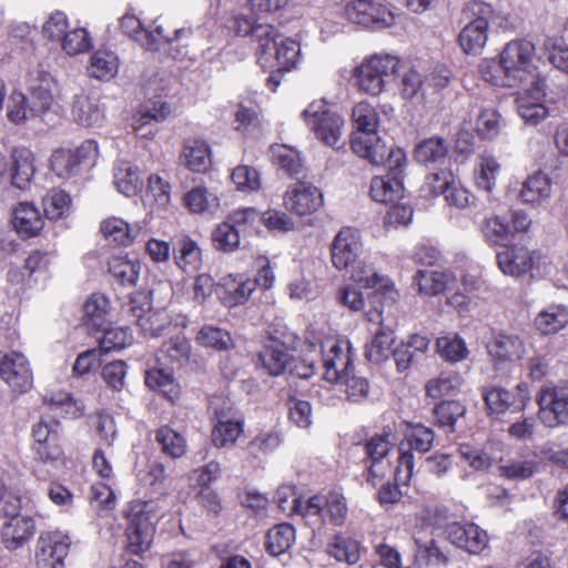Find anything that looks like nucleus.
Returning a JSON list of instances; mask_svg holds the SVG:
<instances>
[{
  "label": "nucleus",
  "mask_w": 568,
  "mask_h": 568,
  "mask_svg": "<svg viewBox=\"0 0 568 568\" xmlns=\"http://www.w3.org/2000/svg\"><path fill=\"white\" fill-rule=\"evenodd\" d=\"M368 322L377 324L372 341L366 344L365 357L375 364H381L389 358L395 343V329L392 324L386 323L383 311L378 308L366 311Z\"/></svg>",
  "instance_id": "12"
},
{
  "label": "nucleus",
  "mask_w": 568,
  "mask_h": 568,
  "mask_svg": "<svg viewBox=\"0 0 568 568\" xmlns=\"http://www.w3.org/2000/svg\"><path fill=\"white\" fill-rule=\"evenodd\" d=\"M523 89L524 92L516 99L518 113L526 124L537 125L548 116V109L541 102L546 95V84L540 98L535 93L534 85Z\"/></svg>",
  "instance_id": "26"
},
{
  "label": "nucleus",
  "mask_w": 568,
  "mask_h": 568,
  "mask_svg": "<svg viewBox=\"0 0 568 568\" xmlns=\"http://www.w3.org/2000/svg\"><path fill=\"white\" fill-rule=\"evenodd\" d=\"M226 221L242 236H246L254 231L255 224L261 221V215L255 209L247 207L233 212L227 216Z\"/></svg>",
  "instance_id": "60"
},
{
  "label": "nucleus",
  "mask_w": 568,
  "mask_h": 568,
  "mask_svg": "<svg viewBox=\"0 0 568 568\" xmlns=\"http://www.w3.org/2000/svg\"><path fill=\"white\" fill-rule=\"evenodd\" d=\"M71 113L77 123L88 128L100 125L104 118L99 101L84 94L75 95Z\"/></svg>",
  "instance_id": "28"
},
{
  "label": "nucleus",
  "mask_w": 568,
  "mask_h": 568,
  "mask_svg": "<svg viewBox=\"0 0 568 568\" xmlns=\"http://www.w3.org/2000/svg\"><path fill=\"white\" fill-rule=\"evenodd\" d=\"M323 204L321 191L304 181H298L286 190L284 194V206L292 213L300 216L312 214Z\"/></svg>",
  "instance_id": "17"
},
{
  "label": "nucleus",
  "mask_w": 568,
  "mask_h": 568,
  "mask_svg": "<svg viewBox=\"0 0 568 568\" xmlns=\"http://www.w3.org/2000/svg\"><path fill=\"white\" fill-rule=\"evenodd\" d=\"M242 235L229 224L227 221L220 223L212 232L213 245L217 251L233 252L239 248Z\"/></svg>",
  "instance_id": "52"
},
{
  "label": "nucleus",
  "mask_w": 568,
  "mask_h": 568,
  "mask_svg": "<svg viewBox=\"0 0 568 568\" xmlns=\"http://www.w3.org/2000/svg\"><path fill=\"white\" fill-rule=\"evenodd\" d=\"M406 437L410 449L424 454L432 448L435 434L432 428L417 424L409 429Z\"/></svg>",
  "instance_id": "64"
},
{
  "label": "nucleus",
  "mask_w": 568,
  "mask_h": 568,
  "mask_svg": "<svg viewBox=\"0 0 568 568\" xmlns=\"http://www.w3.org/2000/svg\"><path fill=\"white\" fill-rule=\"evenodd\" d=\"M51 169L60 178L69 179L81 171V166L71 150L55 151L51 156Z\"/></svg>",
  "instance_id": "57"
},
{
  "label": "nucleus",
  "mask_w": 568,
  "mask_h": 568,
  "mask_svg": "<svg viewBox=\"0 0 568 568\" xmlns=\"http://www.w3.org/2000/svg\"><path fill=\"white\" fill-rule=\"evenodd\" d=\"M536 402L538 418L549 428L568 426V382L548 383L540 387Z\"/></svg>",
  "instance_id": "8"
},
{
  "label": "nucleus",
  "mask_w": 568,
  "mask_h": 568,
  "mask_svg": "<svg viewBox=\"0 0 568 568\" xmlns=\"http://www.w3.org/2000/svg\"><path fill=\"white\" fill-rule=\"evenodd\" d=\"M145 384L154 390H159L169 399H173L179 394L178 385L170 372L162 368H153L145 374Z\"/></svg>",
  "instance_id": "47"
},
{
  "label": "nucleus",
  "mask_w": 568,
  "mask_h": 568,
  "mask_svg": "<svg viewBox=\"0 0 568 568\" xmlns=\"http://www.w3.org/2000/svg\"><path fill=\"white\" fill-rule=\"evenodd\" d=\"M437 352L447 362H459L466 358L468 349L465 342L458 336H443L436 342Z\"/></svg>",
  "instance_id": "56"
},
{
  "label": "nucleus",
  "mask_w": 568,
  "mask_h": 568,
  "mask_svg": "<svg viewBox=\"0 0 568 568\" xmlns=\"http://www.w3.org/2000/svg\"><path fill=\"white\" fill-rule=\"evenodd\" d=\"M552 194V183L548 174L537 171L521 184L518 197L525 204L540 206L549 202Z\"/></svg>",
  "instance_id": "25"
},
{
  "label": "nucleus",
  "mask_w": 568,
  "mask_h": 568,
  "mask_svg": "<svg viewBox=\"0 0 568 568\" xmlns=\"http://www.w3.org/2000/svg\"><path fill=\"white\" fill-rule=\"evenodd\" d=\"M196 341L205 347H211L216 351H229L234 347V342L231 334L220 327L205 325L197 335Z\"/></svg>",
  "instance_id": "44"
},
{
  "label": "nucleus",
  "mask_w": 568,
  "mask_h": 568,
  "mask_svg": "<svg viewBox=\"0 0 568 568\" xmlns=\"http://www.w3.org/2000/svg\"><path fill=\"white\" fill-rule=\"evenodd\" d=\"M182 158L187 169L199 173L206 172L212 163L210 146L202 140L186 141L183 148Z\"/></svg>",
  "instance_id": "30"
},
{
  "label": "nucleus",
  "mask_w": 568,
  "mask_h": 568,
  "mask_svg": "<svg viewBox=\"0 0 568 568\" xmlns=\"http://www.w3.org/2000/svg\"><path fill=\"white\" fill-rule=\"evenodd\" d=\"M496 258L498 267L504 274L519 277L532 270L539 260V254L521 245H511L505 246L498 252Z\"/></svg>",
  "instance_id": "18"
},
{
  "label": "nucleus",
  "mask_w": 568,
  "mask_h": 568,
  "mask_svg": "<svg viewBox=\"0 0 568 568\" xmlns=\"http://www.w3.org/2000/svg\"><path fill=\"white\" fill-rule=\"evenodd\" d=\"M71 199L68 193L62 190H52L43 199L44 213L50 220L60 219L68 211Z\"/></svg>",
  "instance_id": "61"
},
{
  "label": "nucleus",
  "mask_w": 568,
  "mask_h": 568,
  "mask_svg": "<svg viewBox=\"0 0 568 568\" xmlns=\"http://www.w3.org/2000/svg\"><path fill=\"white\" fill-rule=\"evenodd\" d=\"M61 43L63 50L71 55L84 52L92 45L89 33L84 28H77L68 31Z\"/></svg>",
  "instance_id": "63"
},
{
  "label": "nucleus",
  "mask_w": 568,
  "mask_h": 568,
  "mask_svg": "<svg viewBox=\"0 0 568 568\" xmlns=\"http://www.w3.org/2000/svg\"><path fill=\"white\" fill-rule=\"evenodd\" d=\"M119 71L118 55L105 49L97 50L90 58L89 75L98 80H110Z\"/></svg>",
  "instance_id": "35"
},
{
  "label": "nucleus",
  "mask_w": 568,
  "mask_h": 568,
  "mask_svg": "<svg viewBox=\"0 0 568 568\" xmlns=\"http://www.w3.org/2000/svg\"><path fill=\"white\" fill-rule=\"evenodd\" d=\"M146 305L148 308L145 310L141 305L139 297L135 296L130 300L123 311L128 316L133 317L145 336L158 337L169 326V318L162 312L151 311L149 303Z\"/></svg>",
  "instance_id": "22"
},
{
  "label": "nucleus",
  "mask_w": 568,
  "mask_h": 568,
  "mask_svg": "<svg viewBox=\"0 0 568 568\" xmlns=\"http://www.w3.org/2000/svg\"><path fill=\"white\" fill-rule=\"evenodd\" d=\"M109 273L123 286H134L138 282L141 264L129 260L126 256H113L110 258Z\"/></svg>",
  "instance_id": "38"
},
{
  "label": "nucleus",
  "mask_w": 568,
  "mask_h": 568,
  "mask_svg": "<svg viewBox=\"0 0 568 568\" xmlns=\"http://www.w3.org/2000/svg\"><path fill=\"white\" fill-rule=\"evenodd\" d=\"M462 381L457 374H440L429 379L425 386L426 395L434 399L453 395L460 387Z\"/></svg>",
  "instance_id": "50"
},
{
  "label": "nucleus",
  "mask_w": 568,
  "mask_h": 568,
  "mask_svg": "<svg viewBox=\"0 0 568 568\" xmlns=\"http://www.w3.org/2000/svg\"><path fill=\"white\" fill-rule=\"evenodd\" d=\"M402 69L400 59L388 53L373 54L362 61L353 71L358 89L377 97L395 82Z\"/></svg>",
  "instance_id": "5"
},
{
  "label": "nucleus",
  "mask_w": 568,
  "mask_h": 568,
  "mask_svg": "<svg viewBox=\"0 0 568 568\" xmlns=\"http://www.w3.org/2000/svg\"><path fill=\"white\" fill-rule=\"evenodd\" d=\"M433 413L435 424L453 433L457 420L466 414V407L458 400H444L434 407Z\"/></svg>",
  "instance_id": "41"
},
{
  "label": "nucleus",
  "mask_w": 568,
  "mask_h": 568,
  "mask_svg": "<svg viewBox=\"0 0 568 568\" xmlns=\"http://www.w3.org/2000/svg\"><path fill=\"white\" fill-rule=\"evenodd\" d=\"M568 323V310L559 305H552L541 311L535 318L534 325L542 335L559 332Z\"/></svg>",
  "instance_id": "36"
},
{
  "label": "nucleus",
  "mask_w": 568,
  "mask_h": 568,
  "mask_svg": "<svg viewBox=\"0 0 568 568\" xmlns=\"http://www.w3.org/2000/svg\"><path fill=\"white\" fill-rule=\"evenodd\" d=\"M8 518L1 529V538L6 548L16 550L28 542L36 532V525L32 517L21 514H10L4 509Z\"/></svg>",
  "instance_id": "21"
},
{
  "label": "nucleus",
  "mask_w": 568,
  "mask_h": 568,
  "mask_svg": "<svg viewBox=\"0 0 568 568\" xmlns=\"http://www.w3.org/2000/svg\"><path fill=\"white\" fill-rule=\"evenodd\" d=\"M13 226L23 237H31L38 234L43 226L39 211L28 203H21L13 212Z\"/></svg>",
  "instance_id": "33"
},
{
  "label": "nucleus",
  "mask_w": 568,
  "mask_h": 568,
  "mask_svg": "<svg viewBox=\"0 0 568 568\" xmlns=\"http://www.w3.org/2000/svg\"><path fill=\"white\" fill-rule=\"evenodd\" d=\"M114 185L126 196L135 195L142 189L139 170L128 161H116L113 168Z\"/></svg>",
  "instance_id": "31"
},
{
  "label": "nucleus",
  "mask_w": 568,
  "mask_h": 568,
  "mask_svg": "<svg viewBox=\"0 0 568 568\" xmlns=\"http://www.w3.org/2000/svg\"><path fill=\"white\" fill-rule=\"evenodd\" d=\"M233 30L237 36H251L258 44L267 37L275 34V28L267 23H255L251 18L237 17L234 19Z\"/></svg>",
  "instance_id": "49"
},
{
  "label": "nucleus",
  "mask_w": 568,
  "mask_h": 568,
  "mask_svg": "<svg viewBox=\"0 0 568 568\" xmlns=\"http://www.w3.org/2000/svg\"><path fill=\"white\" fill-rule=\"evenodd\" d=\"M290 351L282 347L265 344L258 357L263 367L272 376H278L286 372L290 365Z\"/></svg>",
  "instance_id": "43"
},
{
  "label": "nucleus",
  "mask_w": 568,
  "mask_h": 568,
  "mask_svg": "<svg viewBox=\"0 0 568 568\" xmlns=\"http://www.w3.org/2000/svg\"><path fill=\"white\" fill-rule=\"evenodd\" d=\"M407 163L406 153L400 148L390 146L383 164L387 168V174L375 176L371 181V196L381 203H392L404 196V170Z\"/></svg>",
  "instance_id": "7"
},
{
  "label": "nucleus",
  "mask_w": 568,
  "mask_h": 568,
  "mask_svg": "<svg viewBox=\"0 0 568 568\" xmlns=\"http://www.w3.org/2000/svg\"><path fill=\"white\" fill-rule=\"evenodd\" d=\"M535 44L526 39L509 41L499 53L501 87L534 85L537 97L544 95L545 80L539 77Z\"/></svg>",
  "instance_id": "1"
},
{
  "label": "nucleus",
  "mask_w": 568,
  "mask_h": 568,
  "mask_svg": "<svg viewBox=\"0 0 568 568\" xmlns=\"http://www.w3.org/2000/svg\"><path fill=\"white\" fill-rule=\"evenodd\" d=\"M352 119L356 129L351 139L353 152L374 165L383 163L390 146L377 134L379 118L375 108L359 102L353 108Z\"/></svg>",
  "instance_id": "3"
},
{
  "label": "nucleus",
  "mask_w": 568,
  "mask_h": 568,
  "mask_svg": "<svg viewBox=\"0 0 568 568\" xmlns=\"http://www.w3.org/2000/svg\"><path fill=\"white\" fill-rule=\"evenodd\" d=\"M528 398V386L526 384H518L516 393L500 387H493L484 392V400L490 415L503 414L507 409L523 410Z\"/></svg>",
  "instance_id": "20"
},
{
  "label": "nucleus",
  "mask_w": 568,
  "mask_h": 568,
  "mask_svg": "<svg viewBox=\"0 0 568 568\" xmlns=\"http://www.w3.org/2000/svg\"><path fill=\"white\" fill-rule=\"evenodd\" d=\"M307 125L326 145L335 146L341 139L343 119L323 103H312L303 112Z\"/></svg>",
  "instance_id": "10"
},
{
  "label": "nucleus",
  "mask_w": 568,
  "mask_h": 568,
  "mask_svg": "<svg viewBox=\"0 0 568 568\" xmlns=\"http://www.w3.org/2000/svg\"><path fill=\"white\" fill-rule=\"evenodd\" d=\"M295 541V529L290 524H280L266 535L265 550L276 557L288 550Z\"/></svg>",
  "instance_id": "37"
},
{
  "label": "nucleus",
  "mask_w": 568,
  "mask_h": 568,
  "mask_svg": "<svg viewBox=\"0 0 568 568\" xmlns=\"http://www.w3.org/2000/svg\"><path fill=\"white\" fill-rule=\"evenodd\" d=\"M242 432L241 419L216 423L212 430V442L216 447L233 444Z\"/></svg>",
  "instance_id": "62"
},
{
  "label": "nucleus",
  "mask_w": 568,
  "mask_h": 568,
  "mask_svg": "<svg viewBox=\"0 0 568 568\" xmlns=\"http://www.w3.org/2000/svg\"><path fill=\"white\" fill-rule=\"evenodd\" d=\"M70 540L60 531L42 532L37 541L36 564L38 568H63L69 554Z\"/></svg>",
  "instance_id": "15"
},
{
  "label": "nucleus",
  "mask_w": 568,
  "mask_h": 568,
  "mask_svg": "<svg viewBox=\"0 0 568 568\" xmlns=\"http://www.w3.org/2000/svg\"><path fill=\"white\" fill-rule=\"evenodd\" d=\"M175 264L185 273H193L202 267V251L190 236L180 237L174 246Z\"/></svg>",
  "instance_id": "29"
},
{
  "label": "nucleus",
  "mask_w": 568,
  "mask_h": 568,
  "mask_svg": "<svg viewBox=\"0 0 568 568\" xmlns=\"http://www.w3.org/2000/svg\"><path fill=\"white\" fill-rule=\"evenodd\" d=\"M0 377L17 393L28 392L33 383L29 361L19 352H10L0 356Z\"/></svg>",
  "instance_id": "16"
},
{
  "label": "nucleus",
  "mask_w": 568,
  "mask_h": 568,
  "mask_svg": "<svg viewBox=\"0 0 568 568\" xmlns=\"http://www.w3.org/2000/svg\"><path fill=\"white\" fill-rule=\"evenodd\" d=\"M59 85L49 73H40L29 94L13 92L8 103V119L16 123H24L29 119L57 113Z\"/></svg>",
  "instance_id": "2"
},
{
  "label": "nucleus",
  "mask_w": 568,
  "mask_h": 568,
  "mask_svg": "<svg viewBox=\"0 0 568 568\" xmlns=\"http://www.w3.org/2000/svg\"><path fill=\"white\" fill-rule=\"evenodd\" d=\"M184 204L192 213L213 214L220 206L217 196L204 186L189 191L184 195Z\"/></svg>",
  "instance_id": "40"
},
{
  "label": "nucleus",
  "mask_w": 568,
  "mask_h": 568,
  "mask_svg": "<svg viewBox=\"0 0 568 568\" xmlns=\"http://www.w3.org/2000/svg\"><path fill=\"white\" fill-rule=\"evenodd\" d=\"M100 230L111 243L128 245L139 235L141 227L138 224L130 225L121 219L112 217L104 220Z\"/></svg>",
  "instance_id": "34"
},
{
  "label": "nucleus",
  "mask_w": 568,
  "mask_h": 568,
  "mask_svg": "<svg viewBox=\"0 0 568 568\" xmlns=\"http://www.w3.org/2000/svg\"><path fill=\"white\" fill-rule=\"evenodd\" d=\"M90 503L100 516H103L104 513L114 509L116 497L110 486L98 483L91 486Z\"/></svg>",
  "instance_id": "59"
},
{
  "label": "nucleus",
  "mask_w": 568,
  "mask_h": 568,
  "mask_svg": "<svg viewBox=\"0 0 568 568\" xmlns=\"http://www.w3.org/2000/svg\"><path fill=\"white\" fill-rule=\"evenodd\" d=\"M352 361L349 352H345L338 343H333L323 356V377L329 383H337L347 376Z\"/></svg>",
  "instance_id": "27"
},
{
  "label": "nucleus",
  "mask_w": 568,
  "mask_h": 568,
  "mask_svg": "<svg viewBox=\"0 0 568 568\" xmlns=\"http://www.w3.org/2000/svg\"><path fill=\"white\" fill-rule=\"evenodd\" d=\"M419 292L426 295H437L447 288L448 275L433 270H419L414 276Z\"/></svg>",
  "instance_id": "46"
},
{
  "label": "nucleus",
  "mask_w": 568,
  "mask_h": 568,
  "mask_svg": "<svg viewBox=\"0 0 568 568\" xmlns=\"http://www.w3.org/2000/svg\"><path fill=\"white\" fill-rule=\"evenodd\" d=\"M346 18L358 26L371 29H382L394 23V14L383 0H354L345 6Z\"/></svg>",
  "instance_id": "11"
},
{
  "label": "nucleus",
  "mask_w": 568,
  "mask_h": 568,
  "mask_svg": "<svg viewBox=\"0 0 568 568\" xmlns=\"http://www.w3.org/2000/svg\"><path fill=\"white\" fill-rule=\"evenodd\" d=\"M265 344L282 347L286 351H295L300 338L284 323L274 322L267 328Z\"/></svg>",
  "instance_id": "48"
},
{
  "label": "nucleus",
  "mask_w": 568,
  "mask_h": 568,
  "mask_svg": "<svg viewBox=\"0 0 568 568\" xmlns=\"http://www.w3.org/2000/svg\"><path fill=\"white\" fill-rule=\"evenodd\" d=\"M493 18L494 9L489 3L478 0L465 3L462 10V22L465 24L458 34V44L464 53H481L488 40V27Z\"/></svg>",
  "instance_id": "6"
},
{
  "label": "nucleus",
  "mask_w": 568,
  "mask_h": 568,
  "mask_svg": "<svg viewBox=\"0 0 568 568\" xmlns=\"http://www.w3.org/2000/svg\"><path fill=\"white\" fill-rule=\"evenodd\" d=\"M327 552L339 562L355 565L361 558V545L349 536L336 534L327 545Z\"/></svg>",
  "instance_id": "32"
},
{
  "label": "nucleus",
  "mask_w": 568,
  "mask_h": 568,
  "mask_svg": "<svg viewBox=\"0 0 568 568\" xmlns=\"http://www.w3.org/2000/svg\"><path fill=\"white\" fill-rule=\"evenodd\" d=\"M120 27L124 33L132 37L145 50H160V39H158L150 29L143 28L141 21L136 17L124 16L120 21Z\"/></svg>",
  "instance_id": "39"
},
{
  "label": "nucleus",
  "mask_w": 568,
  "mask_h": 568,
  "mask_svg": "<svg viewBox=\"0 0 568 568\" xmlns=\"http://www.w3.org/2000/svg\"><path fill=\"white\" fill-rule=\"evenodd\" d=\"M363 251L359 232L352 227H343L331 244V260L339 271L355 266Z\"/></svg>",
  "instance_id": "14"
},
{
  "label": "nucleus",
  "mask_w": 568,
  "mask_h": 568,
  "mask_svg": "<svg viewBox=\"0 0 568 568\" xmlns=\"http://www.w3.org/2000/svg\"><path fill=\"white\" fill-rule=\"evenodd\" d=\"M447 154V145L442 138H430L420 142L415 149V158L419 163H436Z\"/></svg>",
  "instance_id": "51"
},
{
  "label": "nucleus",
  "mask_w": 568,
  "mask_h": 568,
  "mask_svg": "<svg viewBox=\"0 0 568 568\" xmlns=\"http://www.w3.org/2000/svg\"><path fill=\"white\" fill-rule=\"evenodd\" d=\"M257 62L263 69H276L280 72L291 71L296 67L301 53L300 44L292 39L275 34L267 37L257 44Z\"/></svg>",
  "instance_id": "9"
},
{
  "label": "nucleus",
  "mask_w": 568,
  "mask_h": 568,
  "mask_svg": "<svg viewBox=\"0 0 568 568\" xmlns=\"http://www.w3.org/2000/svg\"><path fill=\"white\" fill-rule=\"evenodd\" d=\"M481 232L486 240L495 245H505L513 236V230L500 216L485 219Z\"/></svg>",
  "instance_id": "54"
},
{
  "label": "nucleus",
  "mask_w": 568,
  "mask_h": 568,
  "mask_svg": "<svg viewBox=\"0 0 568 568\" xmlns=\"http://www.w3.org/2000/svg\"><path fill=\"white\" fill-rule=\"evenodd\" d=\"M255 291V283L243 276H224L217 284L216 293L229 307L243 305Z\"/></svg>",
  "instance_id": "23"
},
{
  "label": "nucleus",
  "mask_w": 568,
  "mask_h": 568,
  "mask_svg": "<svg viewBox=\"0 0 568 568\" xmlns=\"http://www.w3.org/2000/svg\"><path fill=\"white\" fill-rule=\"evenodd\" d=\"M445 532L452 544L473 555L480 554L488 546L487 532L471 523L449 524Z\"/></svg>",
  "instance_id": "19"
},
{
  "label": "nucleus",
  "mask_w": 568,
  "mask_h": 568,
  "mask_svg": "<svg viewBox=\"0 0 568 568\" xmlns=\"http://www.w3.org/2000/svg\"><path fill=\"white\" fill-rule=\"evenodd\" d=\"M132 342V335L128 327H113L103 329L102 337L99 338V347L102 354L112 351H120Z\"/></svg>",
  "instance_id": "53"
},
{
  "label": "nucleus",
  "mask_w": 568,
  "mask_h": 568,
  "mask_svg": "<svg viewBox=\"0 0 568 568\" xmlns=\"http://www.w3.org/2000/svg\"><path fill=\"white\" fill-rule=\"evenodd\" d=\"M160 500H132L124 510L128 520V549L134 555L146 551L154 537L155 521L161 516Z\"/></svg>",
  "instance_id": "4"
},
{
  "label": "nucleus",
  "mask_w": 568,
  "mask_h": 568,
  "mask_svg": "<svg viewBox=\"0 0 568 568\" xmlns=\"http://www.w3.org/2000/svg\"><path fill=\"white\" fill-rule=\"evenodd\" d=\"M34 174L33 155L28 149H14L10 161L0 152V182L10 178L19 190H27Z\"/></svg>",
  "instance_id": "13"
},
{
  "label": "nucleus",
  "mask_w": 568,
  "mask_h": 568,
  "mask_svg": "<svg viewBox=\"0 0 568 568\" xmlns=\"http://www.w3.org/2000/svg\"><path fill=\"white\" fill-rule=\"evenodd\" d=\"M452 75V71L446 65H435L423 77L424 98L427 100L445 89L449 84Z\"/></svg>",
  "instance_id": "55"
},
{
  "label": "nucleus",
  "mask_w": 568,
  "mask_h": 568,
  "mask_svg": "<svg viewBox=\"0 0 568 568\" xmlns=\"http://www.w3.org/2000/svg\"><path fill=\"white\" fill-rule=\"evenodd\" d=\"M155 440L161 446L162 452L172 458L182 457L186 452L184 437L169 426H163L156 430Z\"/></svg>",
  "instance_id": "45"
},
{
  "label": "nucleus",
  "mask_w": 568,
  "mask_h": 568,
  "mask_svg": "<svg viewBox=\"0 0 568 568\" xmlns=\"http://www.w3.org/2000/svg\"><path fill=\"white\" fill-rule=\"evenodd\" d=\"M270 155L276 165L291 176H297L302 171V160L297 150L285 144L270 146Z\"/></svg>",
  "instance_id": "42"
},
{
  "label": "nucleus",
  "mask_w": 568,
  "mask_h": 568,
  "mask_svg": "<svg viewBox=\"0 0 568 568\" xmlns=\"http://www.w3.org/2000/svg\"><path fill=\"white\" fill-rule=\"evenodd\" d=\"M524 352V342L513 333L499 332L488 345V353L496 365L514 363L521 358Z\"/></svg>",
  "instance_id": "24"
},
{
  "label": "nucleus",
  "mask_w": 568,
  "mask_h": 568,
  "mask_svg": "<svg viewBox=\"0 0 568 568\" xmlns=\"http://www.w3.org/2000/svg\"><path fill=\"white\" fill-rule=\"evenodd\" d=\"M160 352L173 363L186 362L191 354L190 342L183 335H176L165 341Z\"/></svg>",
  "instance_id": "58"
}]
</instances>
